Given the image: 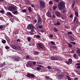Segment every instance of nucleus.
<instances>
[{
  "instance_id": "nucleus-1",
  "label": "nucleus",
  "mask_w": 80,
  "mask_h": 80,
  "mask_svg": "<svg viewBox=\"0 0 80 80\" xmlns=\"http://www.w3.org/2000/svg\"><path fill=\"white\" fill-rule=\"evenodd\" d=\"M58 7L59 10H63L64 9V8H65V3L62 1H61L58 4Z\"/></svg>"
},
{
  "instance_id": "nucleus-2",
  "label": "nucleus",
  "mask_w": 80,
  "mask_h": 80,
  "mask_svg": "<svg viewBox=\"0 0 80 80\" xmlns=\"http://www.w3.org/2000/svg\"><path fill=\"white\" fill-rule=\"evenodd\" d=\"M38 17V21L36 23L37 25H40V24H42V19L40 17V16L39 14L37 15Z\"/></svg>"
},
{
  "instance_id": "nucleus-3",
  "label": "nucleus",
  "mask_w": 80,
  "mask_h": 80,
  "mask_svg": "<svg viewBox=\"0 0 80 80\" xmlns=\"http://www.w3.org/2000/svg\"><path fill=\"white\" fill-rule=\"evenodd\" d=\"M26 66L28 68H31L33 66V64L32 62L29 61L27 62V64H26Z\"/></svg>"
},
{
  "instance_id": "nucleus-4",
  "label": "nucleus",
  "mask_w": 80,
  "mask_h": 80,
  "mask_svg": "<svg viewBox=\"0 0 80 80\" xmlns=\"http://www.w3.org/2000/svg\"><path fill=\"white\" fill-rule=\"evenodd\" d=\"M27 28L28 30H32L33 28H34V29H36L35 27L32 24H29Z\"/></svg>"
},
{
  "instance_id": "nucleus-5",
  "label": "nucleus",
  "mask_w": 80,
  "mask_h": 80,
  "mask_svg": "<svg viewBox=\"0 0 80 80\" xmlns=\"http://www.w3.org/2000/svg\"><path fill=\"white\" fill-rule=\"evenodd\" d=\"M17 7L16 6L14 7L11 6L8 8V9L9 11H15L17 10Z\"/></svg>"
},
{
  "instance_id": "nucleus-6",
  "label": "nucleus",
  "mask_w": 80,
  "mask_h": 80,
  "mask_svg": "<svg viewBox=\"0 0 80 80\" xmlns=\"http://www.w3.org/2000/svg\"><path fill=\"white\" fill-rule=\"evenodd\" d=\"M11 58L17 61L20 59V57L19 56H12L11 57Z\"/></svg>"
},
{
  "instance_id": "nucleus-7",
  "label": "nucleus",
  "mask_w": 80,
  "mask_h": 80,
  "mask_svg": "<svg viewBox=\"0 0 80 80\" xmlns=\"http://www.w3.org/2000/svg\"><path fill=\"white\" fill-rule=\"evenodd\" d=\"M35 75L33 74L30 73H27V75H26V76L28 78H34L35 77Z\"/></svg>"
},
{
  "instance_id": "nucleus-8",
  "label": "nucleus",
  "mask_w": 80,
  "mask_h": 80,
  "mask_svg": "<svg viewBox=\"0 0 80 80\" xmlns=\"http://www.w3.org/2000/svg\"><path fill=\"white\" fill-rule=\"evenodd\" d=\"M39 5L40 7L42 8H43L45 7V2L42 1H40L39 2Z\"/></svg>"
},
{
  "instance_id": "nucleus-9",
  "label": "nucleus",
  "mask_w": 80,
  "mask_h": 80,
  "mask_svg": "<svg viewBox=\"0 0 80 80\" xmlns=\"http://www.w3.org/2000/svg\"><path fill=\"white\" fill-rule=\"evenodd\" d=\"M50 58L52 60H58L59 59V57L52 56L50 57Z\"/></svg>"
},
{
  "instance_id": "nucleus-10",
  "label": "nucleus",
  "mask_w": 80,
  "mask_h": 80,
  "mask_svg": "<svg viewBox=\"0 0 80 80\" xmlns=\"http://www.w3.org/2000/svg\"><path fill=\"white\" fill-rule=\"evenodd\" d=\"M72 60L71 58H70L68 59V61H67L66 62V63L68 65H69L70 64H71L72 63Z\"/></svg>"
},
{
  "instance_id": "nucleus-11",
  "label": "nucleus",
  "mask_w": 80,
  "mask_h": 80,
  "mask_svg": "<svg viewBox=\"0 0 80 80\" xmlns=\"http://www.w3.org/2000/svg\"><path fill=\"white\" fill-rule=\"evenodd\" d=\"M37 44L38 47H39L40 48H41V49H43V46H42V45H42V43H37Z\"/></svg>"
},
{
  "instance_id": "nucleus-12",
  "label": "nucleus",
  "mask_w": 80,
  "mask_h": 80,
  "mask_svg": "<svg viewBox=\"0 0 80 80\" xmlns=\"http://www.w3.org/2000/svg\"><path fill=\"white\" fill-rule=\"evenodd\" d=\"M46 15L48 17H50V18H51L52 17L51 16H52V14H51V12L50 11L48 12H47L46 13Z\"/></svg>"
},
{
  "instance_id": "nucleus-13",
  "label": "nucleus",
  "mask_w": 80,
  "mask_h": 80,
  "mask_svg": "<svg viewBox=\"0 0 80 80\" xmlns=\"http://www.w3.org/2000/svg\"><path fill=\"white\" fill-rule=\"evenodd\" d=\"M55 15L58 17H61V15H60V13L58 11H56L55 12Z\"/></svg>"
},
{
  "instance_id": "nucleus-14",
  "label": "nucleus",
  "mask_w": 80,
  "mask_h": 80,
  "mask_svg": "<svg viewBox=\"0 0 80 80\" xmlns=\"http://www.w3.org/2000/svg\"><path fill=\"white\" fill-rule=\"evenodd\" d=\"M41 25H42V24H40L39 25H37L36 24V25H35V27H36L37 28H39L40 29H41L43 27Z\"/></svg>"
},
{
  "instance_id": "nucleus-15",
  "label": "nucleus",
  "mask_w": 80,
  "mask_h": 80,
  "mask_svg": "<svg viewBox=\"0 0 80 80\" xmlns=\"http://www.w3.org/2000/svg\"><path fill=\"white\" fill-rule=\"evenodd\" d=\"M6 15H7L8 16H10V17H13L12 14V13L9 12H8L7 13Z\"/></svg>"
},
{
  "instance_id": "nucleus-16",
  "label": "nucleus",
  "mask_w": 80,
  "mask_h": 80,
  "mask_svg": "<svg viewBox=\"0 0 80 80\" xmlns=\"http://www.w3.org/2000/svg\"><path fill=\"white\" fill-rule=\"evenodd\" d=\"M61 24V23L59 22V21H58L57 22L54 23V25L55 26H58Z\"/></svg>"
},
{
  "instance_id": "nucleus-17",
  "label": "nucleus",
  "mask_w": 80,
  "mask_h": 80,
  "mask_svg": "<svg viewBox=\"0 0 80 80\" xmlns=\"http://www.w3.org/2000/svg\"><path fill=\"white\" fill-rule=\"evenodd\" d=\"M69 40H70L71 41H75V38H74L72 36H71L69 37Z\"/></svg>"
},
{
  "instance_id": "nucleus-18",
  "label": "nucleus",
  "mask_w": 80,
  "mask_h": 80,
  "mask_svg": "<svg viewBox=\"0 0 80 80\" xmlns=\"http://www.w3.org/2000/svg\"><path fill=\"white\" fill-rule=\"evenodd\" d=\"M63 75L60 74L59 75H58V79H61L63 78Z\"/></svg>"
},
{
  "instance_id": "nucleus-19",
  "label": "nucleus",
  "mask_w": 80,
  "mask_h": 80,
  "mask_svg": "<svg viewBox=\"0 0 80 80\" xmlns=\"http://www.w3.org/2000/svg\"><path fill=\"white\" fill-rule=\"evenodd\" d=\"M55 70L56 71V72H57L58 73H60L62 72L61 70L60 69L55 68Z\"/></svg>"
},
{
  "instance_id": "nucleus-20",
  "label": "nucleus",
  "mask_w": 80,
  "mask_h": 80,
  "mask_svg": "<svg viewBox=\"0 0 80 80\" xmlns=\"http://www.w3.org/2000/svg\"><path fill=\"white\" fill-rule=\"evenodd\" d=\"M39 52H38V51H34L33 52L34 55H38L39 54Z\"/></svg>"
},
{
  "instance_id": "nucleus-21",
  "label": "nucleus",
  "mask_w": 80,
  "mask_h": 80,
  "mask_svg": "<svg viewBox=\"0 0 80 80\" xmlns=\"http://www.w3.org/2000/svg\"><path fill=\"white\" fill-rule=\"evenodd\" d=\"M13 13L14 15H18V12L17 11H15L13 12Z\"/></svg>"
},
{
  "instance_id": "nucleus-22",
  "label": "nucleus",
  "mask_w": 80,
  "mask_h": 80,
  "mask_svg": "<svg viewBox=\"0 0 80 80\" xmlns=\"http://www.w3.org/2000/svg\"><path fill=\"white\" fill-rule=\"evenodd\" d=\"M17 46H15L14 45H12V48L14 50H17Z\"/></svg>"
},
{
  "instance_id": "nucleus-23",
  "label": "nucleus",
  "mask_w": 80,
  "mask_h": 80,
  "mask_svg": "<svg viewBox=\"0 0 80 80\" xmlns=\"http://www.w3.org/2000/svg\"><path fill=\"white\" fill-rule=\"evenodd\" d=\"M76 24H77L78 25H80V22L79 21H78V20H76Z\"/></svg>"
},
{
  "instance_id": "nucleus-24",
  "label": "nucleus",
  "mask_w": 80,
  "mask_h": 80,
  "mask_svg": "<svg viewBox=\"0 0 80 80\" xmlns=\"http://www.w3.org/2000/svg\"><path fill=\"white\" fill-rule=\"evenodd\" d=\"M45 31V29H42V30H40V32H41L42 33H43Z\"/></svg>"
},
{
  "instance_id": "nucleus-25",
  "label": "nucleus",
  "mask_w": 80,
  "mask_h": 80,
  "mask_svg": "<svg viewBox=\"0 0 80 80\" xmlns=\"http://www.w3.org/2000/svg\"><path fill=\"white\" fill-rule=\"evenodd\" d=\"M68 45L70 48H72V44L69 43H67Z\"/></svg>"
},
{
  "instance_id": "nucleus-26",
  "label": "nucleus",
  "mask_w": 80,
  "mask_h": 80,
  "mask_svg": "<svg viewBox=\"0 0 80 80\" xmlns=\"http://www.w3.org/2000/svg\"><path fill=\"white\" fill-rule=\"evenodd\" d=\"M77 53L78 54H80V50H77L76 51ZM79 57H80V54H79Z\"/></svg>"
},
{
  "instance_id": "nucleus-27",
  "label": "nucleus",
  "mask_w": 80,
  "mask_h": 80,
  "mask_svg": "<svg viewBox=\"0 0 80 80\" xmlns=\"http://www.w3.org/2000/svg\"><path fill=\"white\" fill-rule=\"evenodd\" d=\"M75 15H76L77 17H78V13L77 12H75Z\"/></svg>"
},
{
  "instance_id": "nucleus-28",
  "label": "nucleus",
  "mask_w": 80,
  "mask_h": 80,
  "mask_svg": "<svg viewBox=\"0 0 80 80\" xmlns=\"http://www.w3.org/2000/svg\"><path fill=\"white\" fill-rule=\"evenodd\" d=\"M21 49V47L20 46H17L16 50H20Z\"/></svg>"
},
{
  "instance_id": "nucleus-29",
  "label": "nucleus",
  "mask_w": 80,
  "mask_h": 80,
  "mask_svg": "<svg viewBox=\"0 0 80 80\" xmlns=\"http://www.w3.org/2000/svg\"><path fill=\"white\" fill-rule=\"evenodd\" d=\"M29 33L31 35H34V33H33V32H31V31H29Z\"/></svg>"
},
{
  "instance_id": "nucleus-30",
  "label": "nucleus",
  "mask_w": 80,
  "mask_h": 80,
  "mask_svg": "<svg viewBox=\"0 0 80 80\" xmlns=\"http://www.w3.org/2000/svg\"><path fill=\"white\" fill-rule=\"evenodd\" d=\"M36 36V38H40V36L39 35H35Z\"/></svg>"
},
{
  "instance_id": "nucleus-31",
  "label": "nucleus",
  "mask_w": 80,
  "mask_h": 80,
  "mask_svg": "<svg viewBox=\"0 0 80 80\" xmlns=\"http://www.w3.org/2000/svg\"><path fill=\"white\" fill-rule=\"evenodd\" d=\"M2 43L5 44L6 43V40H3L2 41Z\"/></svg>"
},
{
  "instance_id": "nucleus-32",
  "label": "nucleus",
  "mask_w": 80,
  "mask_h": 80,
  "mask_svg": "<svg viewBox=\"0 0 80 80\" xmlns=\"http://www.w3.org/2000/svg\"><path fill=\"white\" fill-rule=\"evenodd\" d=\"M28 10H29V12H31L32 9H31V8L29 7L28 8Z\"/></svg>"
},
{
  "instance_id": "nucleus-33",
  "label": "nucleus",
  "mask_w": 80,
  "mask_h": 80,
  "mask_svg": "<svg viewBox=\"0 0 80 80\" xmlns=\"http://www.w3.org/2000/svg\"><path fill=\"white\" fill-rule=\"evenodd\" d=\"M54 32H58V30L56 28H54Z\"/></svg>"
},
{
  "instance_id": "nucleus-34",
  "label": "nucleus",
  "mask_w": 80,
  "mask_h": 80,
  "mask_svg": "<svg viewBox=\"0 0 80 80\" xmlns=\"http://www.w3.org/2000/svg\"><path fill=\"white\" fill-rule=\"evenodd\" d=\"M5 48L7 50H8L9 49H10V47H9L8 46H6L5 47Z\"/></svg>"
},
{
  "instance_id": "nucleus-35",
  "label": "nucleus",
  "mask_w": 80,
  "mask_h": 80,
  "mask_svg": "<svg viewBox=\"0 0 80 80\" xmlns=\"http://www.w3.org/2000/svg\"><path fill=\"white\" fill-rule=\"evenodd\" d=\"M77 18L76 17H75L73 22H75V21H76V20H77Z\"/></svg>"
},
{
  "instance_id": "nucleus-36",
  "label": "nucleus",
  "mask_w": 80,
  "mask_h": 80,
  "mask_svg": "<svg viewBox=\"0 0 80 80\" xmlns=\"http://www.w3.org/2000/svg\"><path fill=\"white\" fill-rule=\"evenodd\" d=\"M31 40V38L30 37H28V42H30Z\"/></svg>"
},
{
  "instance_id": "nucleus-37",
  "label": "nucleus",
  "mask_w": 80,
  "mask_h": 80,
  "mask_svg": "<svg viewBox=\"0 0 80 80\" xmlns=\"http://www.w3.org/2000/svg\"><path fill=\"white\" fill-rule=\"evenodd\" d=\"M4 12H5V11H4V10H1L0 11V13H4Z\"/></svg>"
},
{
  "instance_id": "nucleus-38",
  "label": "nucleus",
  "mask_w": 80,
  "mask_h": 80,
  "mask_svg": "<svg viewBox=\"0 0 80 80\" xmlns=\"http://www.w3.org/2000/svg\"><path fill=\"white\" fill-rule=\"evenodd\" d=\"M51 43L53 45H55V43L53 42V41H51Z\"/></svg>"
},
{
  "instance_id": "nucleus-39",
  "label": "nucleus",
  "mask_w": 80,
  "mask_h": 80,
  "mask_svg": "<svg viewBox=\"0 0 80 80\" xmlns=\"http://www.w3.org/2000/svg\"><path fill=\"white\" fill-rule=\"evenodd\" d=\"M50 77H48V76H45V78L47 79H49L50 78Z\"/></svg>"
},
{
  "instance_id": "nucleus-40",
  "label": "nucleus",
  "mask_w": 80,
  "mask_h": 80,
  "mask_svg": "<svg viewBox=\"0 0 80 80\" xmlns=\"http://www.w3.org/2000/svg\"><path fill=\"white\" fill-rule=\"evenodd\" d=\"M70 43H71L72 44H73V45H75L76 44V43H75V42H71Z\"/></svg>"
},
{
  "instance_id": "nucleus-41",
  "label": "nucleus",
  "mask_w": 80,
  "mask_h": 80,
  "mask_svg": "<svg viewBox=\"0 0 80 80\" xmlns=\"http://www.w3.org/2000/svg\"><path fill=\"white\" fill-rule=\"evenodd\" d=\"M67 78H68V80H71L72 79H71V78H70L69 77V76H66Z\"/></svg>"
},
{
  "instance_id": "nucleus-42",
  "label": "nucleus",
  "mask_w": 80,
  "mask_h": 80,
  "mask_svg": "<svg viewBox=\"0 0 80 80\" xmlns=\"http://www.w3.org/2000/svg\"><path fill=\"white\" fill-rule=\"evenodd\" d=\"M63 13H66V9H64L62 11Z\"/></svg>"
},
{
  "instance_id": "nucleus-43",
  "label": "nucleus",
  "mask_w": 80,
  "mask_h": 80,
  "mask_svg": "<svg viewBox=\"0 0 80 80\" xmlns=\"http://www.w3.org/2000/svg\"><path fill=\"white\" fill-rule=\"evenodd\" d=\"M57 8V7L56 6H54L53 7V10H56V8Z\"/></svg>"
},
{
  "instance_id": "nucleus-44",
  "label": "nucleus",
  "mask_w": 80,
  "mask_h": 80,
  "mask_svg": "<svg viewBox=\"0 0 80 80\" xmlns=\"http://www.w3.org/2000/svg\"><path fill=\"white\" fill-rule=\"evenodd\" d=\"M49 4H50V5H52V4H53V2L51 1H50L49 2Z\"/></svg>"
},
{
  "instance_id": "nucleus-45",
  "label": "nucleus",
  "mask_w": 80,
  "mask_h": 80,
  "mask_svg": "<svg viewBox=\"0 0 80 80\" xmlns=\"http://www.w3.org/2000/svg\"><path fill=\"white\" fill-rule=\"evenodd\" d=\"M68 35H71L72 34V32H68Z\"/></svg>"
},
{
  "instance_id": "nucleus-46",
  "label": "nucleus",
  "mask_w": 80,
  "mask_h": 80,
  "mask_svg": "<svg viewBox=\"0 0 80 80\" xmlns=\"http://www.w3.org/2000/svg\"><path fill=\"white\" fill-rule=\"evenodd\" d=\"M4 66L3 64H0V68H2Z\"/></svg>"
},
{
  "instance_id": "nucleus-47",
  "label": "nucleus",
  "mask_w": 80,
  "mask_h": 80,
  "mask_svg": "<svg viewBox=\"0 0 80 80\" xmlns=\"http://www.w3.org/2000/svg\"><path fill=\"white\" fill-rule=\"evenodd\" d=\"M37 69L38 70H40L41 69L39 67H37Z\"/></svg>"
},
{
  "instance_id": "nucleus-48",
  "label": "nucleus",
  "mask_w": 80,
  "mask_h": 80,
  "mask_svg": "<svg viewBox=\"0 0 80 80\" xmlns=\"http://www.w3.org/2000/svg\"><path fill=\"white\" fill-rule=\"evenodd\" d=\"M18 31H17L15 32L14 33V34L15 35H17V34H18Z\"/></svg>"
},
{
  "instance_id": "nucleus-49",
  "label": "nucleus",
  "mask_w": 80,
  "mask_h": 80,
  "mask_svg": "<svg viewBox=\"0 0 80 80\" xmlns=\"http://www.w3.org/2000/svg\"><path fill=\"white\" fill-rule=\"evenodd\" d=\"M22 12H27V10L25 9L22 10Z\"/></svg>"
},
{
  "instance_id": "nucleus-50",
  "label": "nucleus",
  "mask_w": 80,
  "mask_h": 80,
  "mask_svg": "<svg viewBox=\"0 0 80 80\" xmlns=\"http://www.w3.org/2000/svg\"><path fill=\"white\" fill-rule=\"evenodd\" d=\"M75 2H73V3L72 4V8H73L74 7V6L75 5Z\"/></svg>"
},
{
  "instance_id": "nucleus-51",
  "label": "nucleus",
  "mask_w": 80,
  "mask_h": 80,
  "mask_svg": "<svg viewBox=\"0 0 80 80\" xmlns=\"http://www.w3.org/2000/svg\"><path fill=\"white\" fill-rule=\"evenodd\" d=\"M34 30H35V29H34V28H32L31 29V32H34Z\"/></svg>"
},
{
  "instance_id": "nucleus-52",
  "label": "nucleus",
  "mask_w": 80,
  "mask_h": 80,
  "mask_svg": "<svg viewBox=\"0 0 80 80\" xmlns=\"http://www.w3.org/2000/svg\"><path fill=\"white\" fill-rule=\"evenodd\" d=\"M21 40L20 39L18 38L17 39V42H20L21 41Z\"/></svg>"
},
{
  "instance_id": "nucleus-53",
  "label": "nucleus",
  "mask_w": 80,
  "mask_h": 80,
  "mask_svg": "<svg viewBox=\"0 0 80 80\" xmlns=\"http://www.w3.org/2000/svg\"><path fill=\"white\" fill-rule=\"evenodd\" d=\"M70 18H73V14H71L70 15Z\"/></svg>"
},
{
  "instance_id": "nucleus-54",
  "label": "nucleus",
  "mask_w": 80,
  "mask_h": 80,
  "mask_svg": "<svg viewBox=\"0 0 80 80\" xmlns=\"http://www.w3.org/2000/svg\"><path fill=\"white\" fill-rule=\"evenodd\" d=\"M38 67L40 68H44V67L42 66V65H38Z\"/></svg>"
},
{
  "instance_id": "nucleus-55",
  "label": "nucleus",
  "mask_w": 80,
  "mask_h": 80,
  "mask_svg": "<svg viewBox=\"0 0 80 80\" xmlns=\"http://www.w3.org/2000/svg\"><path fill=\"white\" fill-rule=\"evenodd\" d=\"M32 63L33 66H34V65H35L36 63L35 62H32Z\"/></svg>"
},
{
  "instance_id": "nucleus-56",
  "label": "nucleus",
  "mask_w": 80,
  "mask_h": 80,
  "mask_svg": "<svg viewBox=\"0 0 80 80\" xmlns=\"http://www.w3.org/2000/svg\"><path fill=\"white\" fill-rule=\"evenodd\" d=\"M48 69H51V67H50V66H48Z\"/></svg>"
},
{
  "instance_id": "nucleus-57",
  "label": "nucleus",
  "mask_w": 80,
  "mask_h": 80,
  "mask_svg": "<svg viewBox=\"0 0 80 80\" xmlns=\"http://www.w3.org/2000/svg\"><path fill=\"white\" fill-rule=\"evenodd\" d=\"M3 28V26L0 25V29H2Z\"/></svg>"
},
{
  "instance_id": "nucleus-58",
  "label": "nucleus",
  "mask_w": 80,
  "mask_h": 80,
  "mask_svg": "<svg viewBox=\"0 0 80 80\" xmlns=\"http://www.w3.org/2000/svg\"><path fill=\"white\" fill-rule=\"evenodd\" d=\"M31 7H32V8H34L35 7V5H34V4H32L31 5Z\"/></svg>"
},
{
  "instance_id": "nucleus-59",
  "label": "nucleus",
  "mask_w": 80,
  "mask_h": 80,
  "mask_svg": "<svg viewBox=\"0 0 80 80\" xmlns=\"http://www.w3.org/2000/svg\"><path fill=\"white\" fill-rule=\"evenodd\" d=\"M52 17H53V18H55V17H56L55 15L54 14H52Z\"/></svg>"
},
{
  "instance_id": "nucleus-60",
  "label": "nucleus",
  "mask_w": 80,
  "mask_h": 80,
  "mask_svg": "<svg viewBox=\"0 0 80 80\" xmlns=\"http://www.w3.org/2000/svg\"><path fill=\"white\" fill-rule=\"evenodd\" d=\"M49 37H50V38H52V37H53V36L52 34H51L50 35Z\"/></svg>"
},
{
  "instance_id": "nucleus-61",
  "label": "nucleus",
  "mask_w": 80,
  "mask_h": 80,
  "mask_svg": "<svg viewBox=\"0 0 80 80\" xmlns=\"http://www.w3.org/2000/svg\"><path fill=\"white\" fill-rule=\"evenodd\" d=\"M52 48H56L57 49V47L55 46H52Z\"/></svg>"
},
{
  "instance_id": "nucleus-62",
  "label": "nucleus",
  "mask_w": 80,
  "mask_h": 80,
  "mask_svg": "<svg viewBox=\"0 0 80 80\" xmlns=\"http://www.w3.org/2000/svg\"><path fill=\"white\" fill-rule=\"evenodd\" d=\"M77 68L80 69V66H78L77 67Z\"/></svg>"
},
{
  "instance_id": "nucleus-63",
  "label": "nucleus",
  "mask_w": 80,
  "mask_h": 80,
  "mask_svg": "<svg viewBox=\"0 0 80 80\" xmlns=\"http://www.w3.org/2000/svg\"><path fill=\"white\" fill-rule=\"evenodd\" d=\"M78 78H74V80H78Z\"/></svg>"
},
{
  "instance_id": "nucleus-64",
  "label": "nucleus",
  "mask_w": 80,
  "mask_h": 80,
  "mask_svg": "<svg viewBox=\"0 0 80 80\" xmlns=\"http://www.w3.org/2000/svg\"><path fill=\"white\" fill-rule=\"evenodd\" d=\"M26 58L28 59L29 58V56H27V57H26Z\"/></svg>"
}]
</instances>
